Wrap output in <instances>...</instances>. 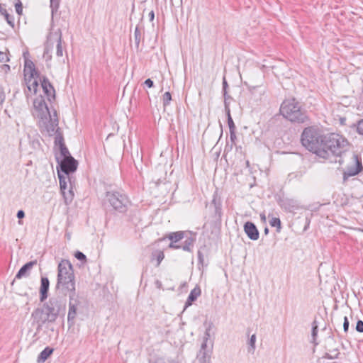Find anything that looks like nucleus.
Wrapping results in <instances>:
<instances>
[{
	"mask_svg": "<svg viewBox=\"0 0 363 363\" xmlns=\"http://www.w3.org/2000/svg\"><path fill=\"white\" fill-rule=\"evenodd\" d=\"M302 145L319 157L329 159L330 156H340L348 147V141L337 133L322 135L313 127L306 128L301 134Z\"/></svg>",
	"mask_w": 363,
	"mask_h": 363,
	"instance_id": "obj_1",
	"label": "nucleus"
},
{
	"mask_svg": "<svg viewBox=\"0 0 363 363\" xmlns=\"http://www.w3.org/2000/svg\"><path fill=\"white\" fill-rule=\"evenodd\" d=\"M280 113L292 123H303L308 121L307 112L301 108L294 98L286 99L282 102Z\"/></svg>",
	"mask_w": 363,
	"mask_h": 363,
	"instance_id": "obj_2",
	"label": "nucleus"
},
{
	"mask_svg": "<svg viewBox=\"0 0 363 363\" xmlns=\"http://www.w3.org/2000/svg\"><path fill=\"white\" fill-rule=\"evenodd\" d=\"M103 204L106 208H111L112 210L125 213L130 205V201L128 196L118 191H106L104 199Z\"/></svg>",
	"mask_w": 363,
	"mask_h": 363,
	"instance_id": "obj_3",
	"label": "nucleus"
},
{
	"mask_svg": "<svg viewBox=\"0 0 363 363\" xmlns=\"http://www.w3.org/2000/svg\"><path fill=\"white\" fill-rule=\"evenodd\" d=\"M67 300L65 296L60 295L52 296L43 306L56 320L61 313L66 309Z\"/></svg>",
	"mask_w": 363,
	"mask_h": 363,
	"instance_id": "obj_4",
	"label": "nucleus"
},
{
	"mask_svg": "<svg viewBox=\"0 0 363 363\" xmlns=\"http://www.w3.org/2000/svg\"><path fill=\"white\" fill-rule=\"evenodd\" d=\"M33 324L36 325V331L40 332L46 323H54L55 320L45 307L37 308L31 313Z\"/></svg>",
	"mask_w": 363,
	"mask_h": 363,
	"instance_id": "obj_5",
	"label": "nucleus"
},
{
	"mask_svg": "<svg viewBox=\"0 0 363 363\" xmlns=\"http://www.w3.org/2000/svg\"><path fill=\"white\" fill-rule=\"evenodd\" d=\"M57 174L60 180V186L62 194L65 199L66 203H70L74 198V193L72 191V184L69 175L63 174L57 167Z\"/></svg>",
	"mask_w": 363,
	"mask_h": 363,
	"instance_id": "obj_6",
	"label": "nucleus"
},
{
	"mask_svg": "<svg viewBox=\"0 0 363 363\" xmlns=\"http://www.w3.org/2000/svg\"><path fill=\"white\" fill-rule=\"evenodd\" d=\"M33 116L42 121L51 117L48 105L42 96L36 98L33 101Z\"/></svg>",
	"mask_w": 363,
	"mask_h": 363,
	"instance_id": "obj_7",
	"label": "nucleus"
},
{
	"mask_svg": "<svg viewBox=\"0 0 363 363\" xmlns=\"http://www.w3.org/2000/svg\"><path fill=\"white\" fill-rule=\"evenodd\" d=\"M56 159L60 166L59 170L62 174L69 175L70 173L77 170L78 162L73 157L61 160L57 157Z\"/></svg>",
	"mask_w": 363,
	"mask_h": 363,
	"instance_id": "obj_8",
	"label": "nucleus"
},
{
	"mask_svg": "<svg viewBox=\"0 0 363 363\" xmlns=\"http://www.w3.org/2000/svg\"><path fill=\"white\" fill-rule=\"evenodd\" d=\"M56 288L61 289L69 294H77L74 274L65 278L62 277V279H57Z\"/></svg>",
	"mask_w": 363,
	"mask_h": 363,
	"instance_id": "obj_9",
	"label": "nucleus"
},
{
	"mask_svg": "<svg viewBox=\"0 0 363 363\" xmlns=\"http://www.w3.org/2000/svg\"><path fill=\"white\" fill-rule=\"evenodd\" d=\"M80 301L77 294H69V311L67 314V323L69 327L74 325L77 315V307Z\"/></svg>",
	"mask_w": 363,
	"mask_h": 363,
	"instance_id": "obj_10",
	"label": "nucleus"
},
{
	"mask_svg": "<svg viewBox=\"0 0 363 363\" xmlns=\"http://www.w3.org/2000/svg\"><path fill=\"white\" fill-rule=\"evenodd\" d=\"M23 71L25 74V81L28 80V82H30L34 78H40L39 72L36 70L34 63L30 60H25Z\"/></svg>",
	"mask_w": 363,
	"mask_h": 363,
	"instance_id": "obj_11",
	"label": "nucleus"
},
{
	"mask_svg": "<svg viewBox=\"0 0 363 363\" xmlns=\"http://www.w3.org/2000/svg\"><path fill=\"white\" fill-rule=\"evenodd\" d=\"M72 274H74L72 265L69 261L67 259H62L58 264L57 279H62V277H67Z\"/></svg>",
	"mask_w": 363,
	"mask_h": 363,
	"instance_id": "obj_12",
	"label": "nucleus"
},
{
	"mask_svg": "<svg viewBox=\"0 0 363 363\" xmlns=\"http://www.w3.org/2000/svg\"><path fill=\"white\" fill-rule=\"evenodd\" d=\"M40 81L41 82V86L43 89V92L47 96L48 99L49 101L54 99L55 97V91L48 79L43 77V79L40 78Z\"/></svg>",
	"mask_w": 363,
	"mask_h": 363,
	"instance_id": "obj_13",
	"label": "nucleus"
},
{
	"mask_svg": "<svg viewBox=\"0 0 363 363\" xmlns=\"http://www.w3.org/2000/svg\"><path fill=\"white\" fill-rule=\"evenodd\" d=\"M355 164L352 167H347L346 172L344 173V177H352L359 174L362 169V165L361 160L357 155H353Z\"/></svg>",
	"mask_w": 363,
	"mask_h": 363,
	"instance_id": "obj_14",
	"label": "nucleus"
},
{
	"mask_svg": "<svg viewBox=\"0 0 363 363\" xmlns=\"http://www.w3.org/2000/svg\"><path fill=\"white\" fill-rule=\"evenodd\" d=\"M244 231L250 240H258L259 233L256 225L250 221L246 222L244 225Z\"/></svg>",
	"mask_w": 363,
	"mask_h": 363,
	"instance_id": "obj_15",
	"label": "nucleus"
},
{
	"mask_svg": "<svg viewBox=\"0 0 363 363\" xmlns=\"http://www.w3.org/2000/svg\"><path fill=\"white\" fill-rule=\"evenodd\" d=\"M37 264V260L30 261L25 264L18 272L15 278L20 279L22 277H28L31 269Z\"/></svg>",
	"mask_w": 363,
	"mask_h": 363,
	"instance_id": "obj_16",
	"label": "nucleus"
},
{
	"mask_svg": "<svg viewBox=\"0 0 363 363\" xmlns=\"http://www.w3.org/2000/svg\"><path fill=\"white\" fill-rule=\"evenodd\" d=\"M50 281L47 277H41L40 287V301L43 302L48 296Z\"/></svg>",
	"mask_w": 363,
	"mask_h": 363,
	"instance_id": "obj_17",
	"label": "nucleus"
},
{
	"mask_svg": "<svg viewBox=\"0 0 363 363\" xmlns=\"http://www.w3.org/2000/svg\"><path fill=\"white\" fill-rule=\"evenodd\" d=\"M184 235V233L182 231H178L175 233H172L169 234L168 238L171 240V242L169 245L170 248L174 249H179L181 247L180 245H177L176 243L183 239Z\"/></svg>",
	"mask_w": 363,
	"mask_h": 363,
	"instance_id": "obj_18",
	"label": "nucleus"
},
{
	"mask_svg": "<svg viewBox=\"0 0 363 363\" xmlns=\"http://www.w3.org/2000/svg\"><path fill=\"white\" fill-rule=\"evenodd\" d=\"M212 350H199L197 359L199 363H210Z\"/></svg>",
	"mask_w": 363,
	"mask_h": 363,
	"instance_id": "obj_19",
	"label": "nucleus"
},
{
	"mask_svg": "<svg viewBox=\"0 0 363 363\" xmlns=\"http://www.w3.org/2000/svg\"><path fill=\"white\" fill-rule=\"evenodd\" d=\"M201 295V289L199 287H195L192 289L187 298V300L185 303V307H188L192 304V303L197 299V298Z\"/></svg>",
	"mask_w": 363,
	"mask_h": 363,
	"instance_id": "obj_20",
	"label": "nucleus"
},
{
	"mask_svg": "<svg viewBox=\"0 0 363 363\" xmlns=\"http://www.w3.org/2000/svg\"><path fill=\"white\" fill-rule=\"evenodd\" d=\"M0 13L4 16L7 23L14 28V18L7 12L5 5L0 4Z\"/></svg>",
	"mask_w": 363,
	"mask_h": 363,
	"instance_id": "obj_21",
	"label": "nucleus"
},
{
	"mask_svg": "<svg viewBox=\"0 0 363 363\" xmlns=\"http://www.w3.org/2000/svg\"><path fill=\"white\" fill-rule=\"evenodd\" d=\"M54 350L50 347H46L39 354L38 362H44L53 352Z\"/></svg>",
	"mask_w": 363,
	"mask_h": 363,
	"instance_id": "obj_22",
	"label": "nucleus"
},
{
	"mask_svg": "<svg viewBox=\"0 0 363 363\" xmlns=\"http://www.w3.org/2000/svg\"><path fill=\"white\" fill-rule=\"evenodd\" d=\"M36 79L37 78L33 79L32 81L30 82H28V80L26 81L28 91L33 92L34 94L36 93L38 86V82L36 80Z\"/></svg>",
	"mask_w": 363,
	"mask_h": 363,
	"instance_id": "obj_23",
	"label": "nucleus"
},
{
	"mask_svg": "<svg viewBox=\"0 0 363 363\" xmlns=\"http://www.w3.org/2000/svg\"><path fill=\"white\" fill-rule=\"evenodd\" d=\"M194 239H193L192 238H188L185 240L184 244L182 245H180V248H182L184 251L191 252V248L194 245Z\"/></svg>",
	"mask_w": 363,
	"mask_h": 363,
	"instance_id": "obj_24",
	"label": "nucleus"
},
{
	"mask_svg": "<svg viewBox=\"0 0 363 363\" xmlns=\"http://www.w3.org/2000/svg\"><path fill=\"white\" fill-rule=\"evenodd\" d=\"M56 55L58 57H62L63 55V50L62 46V33L60 30H58V38L56 46Z\"/></svg>",
	"mask_w": 363,
	"mask_h": 363,
	"instance_id": "obj_25",
	"label": "nucleus"
},
{
	"mask_svg": "<svg viewBox=\"0 0 363 363\" xmlns=\"http://www.w3.org/2000/svg\"><path fill=\"white\" fill-rule=\"evenodd\" d=\"M212 203L214 205L216 216L218 218H220L222 216V208L220 203L217 201L216 199L214 198L212 201Z\"/></svg>",
	"mask_w": 363,
	"mask_h": 363,
	"instance_id": "obj_26",
	"label": "nucleus"
},
{
	"mask_svg": "<svg viewBox=\"0 0 363 363\" xmlns=\"http://www.w3.org/2000/svg\"><path fill=\"white\" fill-rule=\"evenodd\" d=\"M339 354H340L339 350L337 349H334V350H328V352L325 354L323 357L325 359H335L338 358Z\"/></svg>",
	"mask_w": 363,
	"mask_h": 363,
	"instance_id": "obj_27",
	"label": "nucleus"
},
{
	"mask_svg": "<svg viewBox=\"0 0 363 363\" xmlns=\"http://www.w3.org/2000/svg\"><path fill=\"white\" fill-rule=\"evenodd\" d=\"M255 342H256V335L253 334L252 335H251V337L248 341L249 346H248L247 350H248L249 353L254 354L255 348H256Z\"/></svg>",
	"mask_w": 363,
	"mask_h": 363,
	"instance_id": "obj_28",
	"label": "nucleus"
},
{
	"mask_svg": "<svg viewBox=\"0 0 363 363\" xmlns=\"http://www.w3.org/2000/svg\"><path fill=\"white\" fill-rule=\"evenodd\" d=\"M225 113L230 131L235 130L236 127L230 115V109L227 108Z\"/></svg>",
	"mask_w": 363,
	"mask_h": 363,
	"instance_id": "obj_29",
	"label": "nucleus"
},
{
	"mask_svg": "<svg viewBox=\"0 0 363 363\" xmlns=\"http://www.w3.org/2000/svg\"><path fill=\"white\" fill-rule=\"evenodd\" d=\"M57 129L59 128H57ZM55 145H58L59 147L65 145L63 136L60 132H58V130H56V135L55 137Z\"/></svg>",
	"mask_w": 363,
	"mask_h": 363,
	"instance_id": "obj_30",
	"label": "nucleus"
},
{
	"mask_svg": "<svg viewBox=\"0 0 363 363\" xmlns=\"http://www.w3.org/2000/svg\"><path fill=\"white\" fill-rule=\"evenodd\" d=\"M50 9L52 12V16L54 15L58 11L60 6V0H50Z\"/></svg>",
	"mask_w": 363,
	"mask_h": 363,
	"instance_id": "obj_31",
	"label": "nucleus"
},
{
	"mask_svg": "<svg viewBox=\"0 0 363 363\" xmlns=\"http://www.w3.org/2000/svg\"><path fill=\"white\" fill-rule=\"evenodd\" d=\"M269 224L272 227H277V232L280 231L281 229V220L279 218L272 217V219L269 220Z\"/></svg>",
	"mask_w": 363,
	"mask_h": 363,
	"instance_id": "obj_32",
	"label": "nucleus"
},
{
	"mask_svg": "<svg viewBox=\"0 0 363 363\" xmlns=\"http://www.w3.org/2000/svg\"><path fill=\"white\" fill-rule=\"evenodd\" d=\"M59 147L60 150V156L62 158H69L72 157L65 145L60 146Z\"/></svg>",
	"mask_w": 363,
	"mask_h": 363,
	"instance_id": "obj_33",
	"label": "nucleus"
},
{
	"mask_svg": "<svg viewBox=\"0 0 363 363\" xmlns=\"http://www.w3.org/2000/svg\"><path fill=\"white\" fill-rule=\"evenodd\" d=\"M172 100L171 94L169 91L165 92L162 96V103L164 107L168 106Z\"/></svg>",
	"mask_w": 363,
	"mask_h": 363,
	"instance_id": "obj_34",
	"label": "nucleus"
},
{
	"mask_svg": "<svg viewBox=\"0 0 363 363\" xmlns=\"http://www.w3.org/2000/svg\"><path fill=\"white\" fill-rule=\"evenodd\" d=\"M134 38L135 44L138 46L141 38V31L138 27H136L135 29Z\"/></svg>",
	"mask_w": 363,
	"mask_h": 363,
	"instance_id": "obj_35",
	"label": "nucleus"
},
{
	"mask_svg": "<svg viewBox=\"0 0 363 363\" xmlns=\"http://www.w3.org/2000/svg\"><path fill=\"white\" fill-rule=\"evenodd\" d=\"M10 60L8 53L6 52L0 51V64L6 63Z\"/></svg>",
	"mask_w": 363,
	"mask_h": 363,
	"instance_id": "obj_36",
	"label": "nucleus"
},
{
	"mask_svg": "<svg viewBox=\"0 0 363 363\" xmlns=\"http://www.w3.org/2000/svg\"><path fill=\"white\" fill-rule=\"evenodd\" d=\"M224 96V106L225 111L226 112V108H230V101L232 100V97L229 96L228 94H223Z\"/></svg>",
	"mask_w": 363,
	"mask_h": 363,
	"instance_id": "obj_37",
	"label": "nucleus"
},
{
	"mask_svg": "<svg viewBox=\"0 0 363 363\" xmlns=\"http://www.w3.org/2000/svg\"><path fill=\"white\" fill-rule=\"evenodd\" d=\"M357 133L359 135H363V119L359 121L356 125H354Z\"/></svg>",
	"mask_w": 363,
	"mask_h": 363,
	"instance_id": "obj_38",
	"label": "nucleus"
},
{
	"mask_svg": "<svg viewBox=\"0 0 363 363\" xmlns=\"http://www.w3.org/2000/svg\"><path fill=\"white\" fill-rule=\"evenodd\" d=\"M15 9L16 13L21 16L23 13V5L21 1V0H18L17 2L15 4Z\"/></svg>",
	"mask_w": 363,
	"mask_h": 363,
	"instance_id": "obj_39",
	"label": "nucleus"
},
{
	"mask_svg": "<svg viewBox=\"0 0 363 363\" xmlns=\"http://www.w3.org/2000/svg\"><path fill=\"white\" fill-rule=\"evenodd\" d=\"M318 334V325H316L315 321L313 323V328H312V338L313 342H315V338Z\"/></svg>",
	"mask_w": 363,
	"mask_h": 363,
	"instance_id": "obj_40",
	"label": "nucleus"
},
{
	"mask_svg": "<svg viewBox=\"0 0 363 363\" xmlns=\"http://www.w3.org/2000/svg\"><path fill=\"white\" fill-rule=\"evenodd\" d=\"M6 99V93L3 86L0 84V105H2Z\"/></svg>",
	"mask_w": 363,
	"mask_h": 363,
	"instance_id": "obj_41",
	"label": "nucleus"
},
{
	"mask_svg": "<svg viewBox=\"0 0 363 363\" xmlns=\"http://www.w3.org/2000/svg\"><path fill=\"white\" fill-rule=\"evenodd\" d=\"M75 257L78 259V260H80V261H84L85 262L86 260V255L80 252V251H77L75 255H74Z\"/></svg>",
	"mask_w": 363,
	"mask_h": 363,
	"instance_id": "obj_42",
	"label": "nucleus"
},
{
	"mask_svg": "<svg viewBox=\"0 0 363 363\" xmlns=\"http://www.w3.org/2000/svg\"><path fill=\"white\" fill-rule=\"evenodd\" d=\"M356 330L359 333H363V321L359 320L356 324Z\"/></svg>",
	"mask_w": 363,
	"mask_h": 363,
	"instance_id": "obj_43",
	"label": "nucleus"
},
{
	"mask_svg": "<svg viewBox=\"0 0 363 363\" xmlns=\"http://www.w3.org/2000/svg\"><path fill=\"white\" fill-rule=\"evenodd\" d=\"M207 342L208 341L203 340L200 350H212V345L210 347H208Z\"/></svg>",
	"mask_w": 363,
	"mask_h": 363,
	"instance_id": "obj_44",
	"label": "nucleus"
},
{
	"mask_svg": "<svg viewBox=\"0 0 363 363\" xmlns=\"http://www.w3.org/2000/svg\"><path fill=\"white\" fill-rule=\"evenodd\" d=\"M349 325H350V323H349L348 318L345 316L344 318V323H343V330L345 333H347L349 330Z\"/></svg>",
	"mask_w": 363,
	"mask_h": 363,
	"instance_id": "obj_45",
	"label": "nucleus"
},
{
	"mask_svg": "<svg viewBox=\"0 0 363 363\" xmlns=\"http://www.w3.org/2000/svg\"><path fill=\"white\" fill-rule=\"evenodd\" d=\"M230 139L233 144H235V140L237 139L235 130L230 131Z\"/></svg>",
	"mask_w": 363,
	"mask_h": 363,
	"instance_id": "obj_46",
	"label": "nucleus"
},
{
	"mask_svg": "<svg viewBox=\"0 0 363 363\" xmlns=\"http://www.w3.org/2000/svg\"><path fill=\"white\" fill-rule=\"evenodd\" d=\"M164 257V255L163 252H159L157 256V265L160 264V262L162 261V259Z\"/></svg>",
	"mask_w": 363,
	"mask_h": 363,
	"instance_id": "obj_47",
	"label": "nucleus"
},
{
	"mask_svg": "<svg viewBox=\"0 0 363 363\" xmlns=\"http://www.w3.org/2000/svg\"><path fill=\"white\" fill-rule=\"evenodd\" d=\"M144 84L149 88H152L154 86V82L151 79H147Z\"/></svg>",
	"mask_w": 363,
	"mask_h": 363,
	"instance_id": "obj_48",
	"label": "nucleus"
},
{
	"mask_svg": "<svg viewBox=\"0 0 363 363\" xmlns=\"http://www.w3.org/2000/svg\"><path fill=\"white\" fill-rule=\"evenodd\" d=\"M227 88H228V83L225 77H223V94H228L227 93Z\"/></svg>",
	"mask_w": 363,
	"mask_h": 363,
	"instance_id": "obj_49",
	"label": "nucleus"
},
{
	"mask_svg": "<svg viewBox=\"0 0 363 363\" xmlns=\"http://www.w3.org/2000/svg\"><path fill=\"white\" fill-rule=\"evenodd\" d=\"M1 69L4 72L7 73L10 71V66L6 63H3L1 65Z\"/></svg>",
	"mask_w": 363,
	"mask_h": 363,
	"instance_id": "obj_50",
	"label": "nucleus"
},
{
	"mask_svg": "<svg viewBox=\"0 0 363 363\" xmlns=\"http://www.w3.org/2000/svg\"><path fill=\"white\" fill-rule=\"evenodd\" d=\"M210 338V329H206L204 336L203 337V340H205V341H208Z\"/></svg>",
	"mask_w": 363,
	"mask_h": 363,
	"instance_id": "obj_51",
	"label": "nucleus"
},
{
	"mask_svg": "<svg viewBox=\"0 0 363 363\" xmlns=\"http://www.w3.org/2000/svg\"><path fill=\"white\" fill-rule=\"evenodd\" d=\"M25 216V213L22 210H19L18 212H17V218H19V219H21L23 218H24Z\"/></svg>",
	"mask_w": 363,
	"mask_h": 363,
	"instance_id": "obj_52",
	"label": "nucleus"
},
{
	"mask_svg": "<svg viewBox=\"0 0 363 363\" xmlns=\"http://www.w3.org/2000/svg\"><path fill=\"white\" fill-rule=\"evenodd\" d=\"M149 18H150V21H152L154 20V18H155V13H154V11H151L150 13H149Z\"/></svg>",
	"mask_w": 363,
	"mask_h": 363,
	"instance_id": "obj_53",
	"label": "nucleus"
},
{
	"mask_svg": "<svg viewBox=\"0 0 363 363\" xmlns=\"http://www.w3.org/2000/svg\"><path fill=\"white\" fill-rule=\"evenodd\" d=\"M260 218L263 221H265L266 220V216H265V214L264 213H261L260 214Z\"/></svg>",
	"mask_w": 363,
	"mask_h": 363,
	"instance_id": "obj_54",
	"label": "nucleus"
},
{
	"mask_svg": "<svg viewBox=\"0 0 363 363\" xmlns=\"http://www.w3.org/2000/svg\"><path fill=\"white\" fill-rule=\"evenodd\" d=\"M156 285H157L156 286L157 288H158V289H161L162 288V283L160 281H158V280L156 281Z\"/></svg>",
	"mask_w": 363,
	"mask_h": 363,
	"instance_id": "obj_55",
	"label": "nucleus"
},
{
	"mask_svg": "<svg viewBox=\"0 0 363 363\" xmlns=\"http://www.w3.org/2000/svg\"><path fill=\"white\" fill-rule=\"evenodd\" d=\"M52 126H57V121H55L52 124Z\"/></svg>",
	"mask_w": 363,
	"mask_h": 363,
	"instance_id": "obj_56",
	"label": "nucleus"
},
{
	"mask_svg": "<svg viewBox=\"0 0 363 363\" xmlns=\"http://www.w3.org/2000/svg\"><path fill=\"white\" fill-rule=\"evenodd\" d=\"M269 233V229L267 228H265L264 229V233L267 234Z\"/></svg>",
	"mask_w": 363,
	"mask_h": 363,
	"instance_id": "obj_57",
	"label": "nucleus"
},
{
	"mask_svg": "<svg viewBox=\"0 0 363 363\" xmlns=\"http://www.w3.org/2000/svg\"><path fill=\"white\" fill-rule=\"evenodd\" d=\"M309 225V221L307 220V225L305 227V230L306 229L307 226Z\"/></svg>",
	"mask_w": 363,
	"mask_h": 363,
	"instance_id": "obj_58",
	"label": "nucleus"
},
{
	"mask_svg": "<svg viewBox=\"0 0 363 363\" xmlns=\"http://www.w3.org/2000/svg\"><path fill=\"white\" fill-rule=\"evenodd\" d=\"M199 259H201V253L200 252L199 253Z\"/></svg>",
	"mask_w": 363,
	"mask_h": 363,
	"instance_id": "obj_59",
	"label": "nucleus"
},
{
	"mask_svg": "<svg viewBox=\"0 0 363 363\" xmlns=\"http://www.w3.org/2000/svg\"><path fill=\"white\" fill-rule=\"evenodd\" d=\"M362 207H363V204H362Z\"/></svg>",
	"mask_w": 363,
	"mask_h": 363,
	"instance_id": "obj_60",
	"label": "nucleus"
},
{
	"mask_svg": "<svg viewBox=\"0 0 363 363\" xmlns=\"http://www.w3.org/2000/svg\"><path fill=\"white\" fill-rule=\"evenodd\" d=\"M362 231H363V229H362Z\"/></svg>",
	"mask_w": 363,
	"mask_h": 363,
	"instance_id": "obj_61",
	"label": "nucleus"
}]
</instances>
